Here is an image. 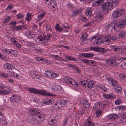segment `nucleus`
I'll use <instances>...</instances> for the list:
<instances>
[{
	"label": "nucleus",
	"mask_w": 126,
	"mask_h": 126,
	"mask_svg": "<svg viewBox=\"0 0 126 126\" xmlns=\"http://www.w3.org/2000/svg\"><path fill=\"white\" fill-rule=\"evenodd\" d=\"M116 37L115 36L111 37L107 36L104 39V41L102 39L101 37L100 36H95L92 37V39L93 40V45H99L101 44L104 43L106 45L110 44H113L115 41Z\"/></svg>",
	"instance_id": "f257e3e1"
},
{
	"label": "nucleus",
	"mask_w": 126,
	"mask_h": 126,
	"mask_svg": "<svg viewBox=\"0 0 126 126\" xmlns=\"http://www.w3.org/2000/svg\"><path fill=\"white\" fill-rule=\"evenodd\" d=\"M28 90L30 93L35 94H41L43 95L51 96L53 97H55L56 96L55 94L49 92L45 90H39L34 88H29Z\"/></svg>",
	"instance_id": "f03ea898"
},
{
	"label": "nucleus",
	"mask_w": 126,
	"mask_h": 126,
	"mask_svg": "<svg viewBox=\"0 0 126 126\" xmlns=\"http://www.w3.org/2000/svg\"><path fill=\"white\" fill-rule=\"evenodd\" d=\"M45 74L47 77L51 78H55L59 76L58 74L50 71H45Z\"/></svg>",
	"instance_id": "7ed1b4c3"
},
{
	"label": "nucleus",
	"mask_w": 126,
	"mask_h": 126,
	"mask_svg": "<svg viewBox=\"0 0 126 126\" xmlns=\"http://www.w3.org/2000/svg\"><path fill=\"white\" fill-rule=\"evenodd\" d=\"M107 29L111 30L112 28H113L114 30L117 31L119 30V28H120V26L118 25V23H116L115 22H112L110 24H108L107 26Z\"/></svg>",
	"instance_id": "20e7f679"
},
{
	"label": "nucleus",
	"mask_w": 126,
	"mask_h": 126,
	"mask_svg": "<svg viewBox=\"0 0 126 126\" xmlns=\"http://www.w3.org/2000/svg\"><path fill=\"white\" fill-rule=\"evenodd\" d=\"M111 48L115 52L118 53L119 54H124L125 50L121 47H119L114 46H111Z\"/></svg>",
	"instance_id": "39448f33"
},
{
	"label": "nucleus",
	"mask_w": 126,
	"mask_h": 126,
	"mask_svg": "<svg viewBox=\"0 0 126 126\" xmlns=\"http://www.w3.org/2000/svg\"><path fill=\"white\" fill-rule=\"evenodd\" d=\"M106 62L107 64L112 66H116L118 65V63L115 60L112 59H109L106 60Z\"/></svg>",
	"instance_id": "423d86ee"
},
{
	"label": "nucleus",
	"mask_w": 126,
	"mask_h": 126,
	"mask_svg": "<svg viewBox=\"0 0 126 126\" xmlns=\"http://www.w3.org/2000/svg\"><path fill=\"white\" fill-rule=\"evenodd\" d=\"M107 2L110 4L111 9L115 8L119 3L118 0H107Z\"/></svg>",
	"instance_id": "0eeeda50"
},
{
	"label": "nucleus",
	"mask_w": 126,
	"mask_h": 126,
	"mask_svg": "<svg viewBox=\"0 0 126 126\" xmlns=\"http://www.w3.org/2000/svg\"><path fill=\"white\" fill-rule=\"evenodd\" d=\"M62 89L61 86L57 85L52 86L51 87L52 92H55L56 91L60 92L62 91Z\"/></svg>",
	"instance_id": "6e6552de"
},
{
	"label": "nucleus",
	"mask_w": 126,
	"mask_h": 126,
	"mask_svg": "<svg viewBox=\"0 0 126 126\" xmlns=\"http://www.w3.org/2000/svg\"><path fill=\"white\" fill-rule=\"evenodd\" d=\"M42 102L44 104V105H49L53 103L54 100L52 99H49L48 98H44L43 99Z\"/></svg>",
	"instance_id": "1a4fd4ad"
},
{
	"label": "nucleus",
	"mask_w": 126,
	"mask_h": 126,
	"mask_svg": "<svg viewBox=\"0 0 126 126\" xmlns=\"http://www.w3.org/2000/svg\"><path fill=\"white\" fill-rule=\"evenodd\" d=\"M10 100L13 102H18L21 101V99L19 96L13 95L10 97Z\"/></svg>",
	"instance_id": "9d476101"
},
{
	"label": "nucleus",
	"mask_w": 126,
	"mask_h": 126,
	"mask_svg": "<svg viewBox=\"0 0 126 126\" xmlns=\"http://www.w3.org/2000/svg\"><path fill=\"white\" fill-rule=\"evenodd\" d=\"M3 67L5 69L9 70H11L12 69H14L16 71H18L15 68L14 66L11 63H6L4 64Z\"/></svg>",
	"instance_id": "9b49d317"
},
{
	"label": "nucleus",
	"mask_w": 126,
	"mask_h": 126,
	"mask_svg": "<svg viewBox=\"0 0 126 126\" xmlns=\"http://www.w3.org/2000/svg\"><path fill=\"white\" fill-rule=\"evenodd\" d=\"M107 79L108 82L110 84V85L114 87L117 86L118 84L116 81L113 79L109 78H107Z\"/></svg>",
	"instance_id": "f8f14e48"
},
{
	"label": "nucleus",
	"mask_w": 126,
	"mask_h": 126,
	"mask_svg": "<svg viewBox=\"0 0 126 126\" xmlns=\"http://www.w3.org/2000/svg\"><path fill=\"white\" fill-rule=\"evenodd\" d=\"M124 19L121 20L119 21L118 23V25L120 26V28H123L126 24V15L123 17Z\"/></svg>",
	"instance_id": "ddd939ff"
},
{
	"label": "nucleus",
	"mask_w": 126,
	"mask_h": 126,
	"mask_svg": "<svg viewBox=\"0 0 126 126\" xmlns=\"http://www.w3.org/2000/svg\"><path fill=\"white\" fill-rule=\"evenodd\" d=\"M63 79L65 82L69 85H73V83H75L74 80L71 78H69L65 77Z\"/></svg>",
	"instance_id": "4468645a"
},
{
	"label": "nucleus",
	"mask_w": 126,
	"mask_h": 126,
	"mask_svg": "<svg viewBox=\"0 0 126 126\" xmlns=\"http://www.w3.org/2000/svg\"><path fill=\"white\" fill-rule=\"evenodd\" d=\"M112 18L115 21H117V20L120 19V16H119L117 11H113L112 14Z\"/></svg>",
	"instance_id": "2eb2a0df"
},
{
	"label": "nucleus",
	"mask_w": 126,
	"mask_h": 126,
	"mask_svg": "<svg viewBox=\"0 0 126 126\" xmlns=\"http://www.w3.org/2000/svg\"><path fill=\"white\" fill-rule=\"evenodd\" d=\"M30 112L32 115L35 116L39 114V110L38 109L35 108H31L30 109Z\"/></svg>",
	"instance_id": "dca6fc26"
},
{
	"label": "nucleus",
	"mask_w": 126,
	"mask_h": 126,
	"mask_svg": "<svg viewBox=\"0 0 126 126\" xmlns=\"http://www.w3.org/2000/svg\"><path fill=\"white\" fill-rule=\"evenodd\" d=\"M110 7V4H109L107 2V0L106 2L103 4L102 6V9L103 11H108V10L111 9Z\"/></svg>",
	"instance_id": "f3484780"
},
{
	"label": "nucleus",
	"mask_w": 126,
	"mask_h": 126,
	"mask_svg": "<svg viewBox=\"0 0 126 126\" xmlns=\"http://www.w3.org/2000/svg\"><path fill=\"white\" fill-rule=\"evenodd\" d=\"M35 41L37 43H42L44 44H47V43H45L43 37L41 35H40L38 36Z\"/></svg>",
	"instance_id": "a211bd4d"
},
{
	"label": "nucleus",
	"mask_w": 126,
	"mask_h": 126,
	"mask_svg": "<svg viewBox=\"0 0 126 126\" xmlns=\"http://www.w3.org/2000/svg\"><path fill=\"white\" fill-rule=\"evenodd\" d=\"M103 96L104 98L108 99H114L116 97V96L113 93L104 94L103 95Z\"/></svg>",
	"instance_id": "6ab92c4d"
},
{
	"label": "nucleus",
	"mask_w": 126,
	"mask_h": 126,
	"mask_svg": "<svg viewBox=\"0 0 126 126\" xmlns=\"http://www.w3.org/2000/svg\"><path fill=\"white\" fill-rule=\"evenodd\" d=\"M94 123L90 121V118L89 117L88 118L84 124L85 126H94Z\"/></svg>",
	"instance_id": "aec40b11"
},
{
	"label": "nucleus",
	"mask_w": 126,
	"mask_h": 126,
	"mask_svg": "<svg viewBox=\"0 0 126 126\" xmlns=\"http://www.w3.org/2000/svg\"><path fill=\"white\" fill-rule=\"evenodd\" d=\"M95 19L97 22H100L103 19L102 15L100 13H97L96 14Z\"/></svg>",
	"instance_id": "412c9836"
},
{
	"label": "nucleus",
	"mask_w": 126,
	"mask_h": 126,
	"mask_svg": "<svg viewBox=\"0 0 126 126\" xmlns=\"http://www.w3.org/2000/svg\"><path fill=\"white\" fill-rule=\"evenodd\" d=\"M118 117V115L114 114H110L107 116L108 119L111 120H113L116 119Z\"/></svg>",
	"instance_id": "4be33fe9"
},
{
	"label": "nucleus",
	"mask_w": 126,
	"mask_h": 126,
	"mask_svg": "<svg viewBox=\"0 0 126 126\" xmlns=\"http://www.w3.org/2000/svg\"><path fill=\"white\" fill-rule=\"evenodd\" d=\"M29 121L31 124H37L39 123V121H38L36 118L35 116H33L29 120Z\"/></svg>",
	"instance_id": "5701e85b"
},
{
	"label": "nucleus",
	"mask_w": 126,
	"mask_h": 126,
	"mask_svg": "<svg viewBox=\"0 0 126 126\" xmlns=\"http://www.w3.org/2000/svg\"><path fill=\"white\" fill-rule=\"evenodd\" d=\"M67 101L65 100H62L59 103V105L58 107H57V108H59L65 106L66 104Z\"/></svg>",
	"instance_id": "b1692460"
},
{
	"label": "nucleus",
	"mask_w": 126,
	"mask_h": 126,
	"mask_svg": "<svg viewBox=\"0 0 126 126\" xmlns=\"http://www.w3.org/2000/svg\"><path fill=\"white\" fill-rule=\"evenodd\" d=\"M81 56L86 58H92L93 57L94 55L91 53H81L80 55Z\"/></svg>",
	"instance_id": "393cba45"
},
{
	"label": "nucleus",
	"mask_w": 126,
	"mask_h": 126,
	"mask_svg": "<svg viewBox=\"0 0 126 126\" xmlns=\"http://www.w3.org/2000/svg\"><path fill=\"white\" fill-rule=\"evenodd\" d=\"M80 103L85 108H88L90 106L89 104L85 100H84L81 101L80 102Z\"/></svg>",
	"instance_id": "a878e982"
},
{
	"label": "nucleus",
	"mask_w": 126,
	"mask_h": 126,
	"mask_svg": "<svg viewBox=\"0 0 126 126\" xmlns=\"http://www.w3.org/2000/svg\"><path fill=\"white\" fill-rule=\"evenodd\" d=\"M95 84V82L93 81H87V86L89 88H92Z\"/></svg>",
	"instance_id": "bb28decb"
},
{
	"label": "nucleus",
	"mask_w": 126,
	"mask_h": 126,
	"mask_svg": "<svg viewBox=\"0 0 126 126\" xmlns=\"http://www.w3.org/2000/svg\"><path fill=\"white\" fill-rule=\"evenodd\" d=\"M86 14L88 17H90L92 16V9L91 8H88L86 9Z\"/></svg>",
	"instance_id": "cd10ccee"
},
{
	"label": "nucleus",
	"mask_w": 126,
	"mask_h": 126,
	"mask_svg": "<svg viewBox=\"0 0 126 126\" xmlns=\"http://www.w3.org/2000/svg\"><path fill=\"white\" fill-rule=\"evenodd\" d=\"M126 34V31L125 30H123L121 31L119 34V38H123L125 37Z\"/></svg>",
	"instance_id": "c85d7f7f"
},
{
	"label": "nucleus",
	"mask_w": 126,
	"mask_h": 126,
	"mask_svg": "<svg viewBox=\"0 0 126 126\" xmlns=\"http://www.w3.org/2000/svg\"><path fill=\"white\" fill-rule=\"evenodd\" d=\"M11 92V91L10 89L4 90L2 91L0 90V94L2 95H6L9 94Z\"/></svg>",
	"instance_id": "c756f323"
},
{
	"label": "nucleus",
	"mask_w": 126,
	"mask_h": 126,
	"mask_svg": "<svg viewBox=\"0 0 126 126\" xmlns=\"http://www.w3.org/2000/svg\"><path fill=\"white\" fill-rule=\"evenodd\" d=\"M79 10L78 9H75L73 10L72 13L71 14V16L73 17L76 16L79 13Z\"/></svg>",
	"instance_id": "7c9ffc66"
},
{
	"label": "nucleus",
	"mask_w": 126,
	"mask_h": 126,
	"mask_svg": "<svg viewBox=\"0 0 126 126\" xmlns=\"http://www.w3.org/2000/svg\"><path fill=\"white\" fill-rule=\"evenodd\" d=\"M118 13L119 16H120V18L122 16L123 17L124 16H124V14L125 13V11L124 9H121L120 10L117 11Z\"/></svg>",
	"instance_id": "2f4dec72"
},
{
	"label": "nucleus",
	"mask_w": 126,
	"mask_h": 126,
	"mask_svg": "<svg viewBox=\"0 0 126 126\" xmlns=\"http://www.w3.org/2000/svg\"><path fill=\"white\" fill-rule=\"evenodd\" d=\"M55 30L58 32H61L63 30V29L59 26L58 24H56L55 27Z\"/></svg>",
	"instance_id": "473e14b6"
},
{
	"label": "nucleus",
	"mask_w": 126,
	"mask_h": 126,
	"mask_svg": "<svg viewBox=\"0 0 126 126\" xmlns=\"http://www.w3.org/2000/svg\"><path fill=\"white\" fill-rule=\"evenodd\" d=\"M65 58L69 60H71L76 62L77 59L76 58L71 56H67L65 57Z\"/></svg>",
	"instance_id": "72a5a7b5"
},
{
	"label": "nucleus",
	"mask_w": 126,
	"mask_h": 126,
	"mask_svg": "<svg viewBox=\"0 0 126 126\" xmlns=\"http://www.w3.org/2000/svg\"><path fill=\"white\" fill-rule=\"evenodd\" d=\"M30 75L32 78H33L36 75V72L33 70L30 71L29 73Z\"/></svg>",
	"instance_id": "f704fd0d"
},
{
	"label": "nucleus",
	"mask_w": 126,
	"mask_h": 126,
	"mask_svg": "<svg viewBox=\"0 0 126 126\" xmlns=\"http://www.w3.org/2000/svg\"><path fill=\"white\" fill-rule=\"evenodd\" d=\"M38 121H39V123H41L42 121L44 120V117L43 115L41 114L38 116Z\"/></svg>",
	"instance_id": "c9c22d12"
},
{
	"label": "nucleus",
	"mask_w": 126,
	"mask_h": 126,
	"mask_svg": "<svg viewBox=\"0 0 126 126\" xmlns=\"http://www.w3.org/2000/svg\"><path fill=\"white\" fill-rule=\"evenodd\" d=\"M53 0H45V2L47 5L48 6L53 4Z\"/></svg>",
	"instance_id": "e433bc0d"
},
{
	"label": "nucleus",
	"mask_w": 126,
	"mask_h": 126,
	"mask_svg": "<svg viewBox=\"0 0 126 126\" xmlns=\"http://www.w3.org/2000/svg\"><path fill=\"white\" fill-rule=\"evenodd\" d=\"M0 58L5 61H7L9 59L8 57L6 55H4L2 56L0 54Z\"/></svg>",
	"instance_id": "4c0bfd02"
},
{
	"label": "nucleus",
	"mask_w": 126,
	"mask_h": 126,
	"mask_svg": "<svg viewBox=\"0 0 126 126\" xmlns=\"http://www.w3.org/2000/svg\"><path fill=\"white\" fill-rule=\"evenodd\" d=\"M13 55H18V52L16 51L13 50L12 49L10 50V53Z\"/></svg>",
	"instance_id": "58836bf2"
},
{
	"label": "nucleus",
	"mask_w": 126,
	"mask_h": 126,
	"mask_svg": "<svg viewBox=\"0 0 126 126\" xmlns=\"http://www.w3.org/2000/svg\"><path fill=\"white\" fill-rule=\"evenodd\" d=\"M23 26L22 25H20L18 26H15L14 27L16 31H21L22 29Z\"/></svg>",
	"instance_id": "ea45409f"
},
{
	"label": "nucleus",
	"mask_w": 126,
	"mask_h": 126,
	"mask_svg": "<svg viewBox=\"0 0 126 126\" xmlns=\"http://www.w3.org/2000/svg\"><path fill=\"white\" fill-rule=\"evenodd\" d=\"M100 106V104L99 103H95L93 107V109L94 110L98 109L99 108Z\"/></svg>",
	"instance_id": "a19ab883"
},
{
	"label": "nucleus",
	"mask_w": 126,
	"mask_h": 126,
	"mask_svg": "<svg viewBox=\"0 0 126 126\" xmlns=\"http://www.w3.org/2000/svg\"><path fill=\"white\" fill-rule=\"evenodd\" d=\"M106 52V49L104 48L100 47H98L97 52L104 53Z\"/></svg>",
	"instance_id": "79ce46f5"
},
{
	"label": "nucleus",
	"mask_w": 126,
	"mask_h": 126,
	"mask_svg": "<svg viewBox=\"0 0 126 126\" xmlns=\"http://www.w3.org/2000/svg\"><path fill=\"white\" fill-rule=\"evenodd\" d=\"M55 60H58L60 61H65V60L63 59L62 57L59 56L58 55H57L55 57Z\"/></svg>",
	"instance_id": "37998d69"
},
{
	"label": "nucleus",
	"mask_w": 126,
	"mask_h": 126,
	"mask_svg": "<svg viewBox=\"0 0 126 126\" xmlns=\"http://www.w3.org/2000/svg\"><path fill=\"white\" fill-rule=\"evenodd\" d=\"M45 13H43L40 15H38V19H39V20H40L42 19L45 16Z\"/></svg>",
	"instance_id": "c03bdc74"
},
{
	"label": "nucleus",
	"mask_w": 126,
	"mask_h": 126,
	"mask_svg": "<svg viewBox=\"0 0 126 126\" xmlns=\"http://www.w3.org/2000/svg\"><path fill=\"white\" fill-rule=\"evenodd\" d=\"M115 89L116 91L119 92H120L122 90L121 87L119 86H117L116 87H115Z\"/></svg>",
	"instance_id": "a18cd8bd"
},
{
	"label": "nucleus",
	"mask_w": 126,
	"mask_h": 126,
	"mask_svg": "<svg viewBox=\"0 0 126 126\" xmlns=\"http://www.w3.org/2000/svg\"><path fill=\"white\" fill-rule=\"evenodd\" d=\"M24 16V15L21 14H19L16 16V17L18 19H19L22 18Z\"/></svg>",
	"instance_id": "49530a36"
},
{
	"label": "nucleus",
	"mask_w": 126,
	"mask_h": 126,
	"mask_svg": "<svg viewBox=\"0 0 126 126\" xmlns=\"http://www.w3.org/2000/svg\"><path fill=\"white\" fill-rule=\"evenodd\" d=\"M87 81L84 80L80 81V83L82 86L86 87L87 85Z\"/></svg>",
	"instance_id": "de8ad7c7"
},
{
	"label": "nucleus",
	"mask_w": 126,
	"mask_h": 126,
	"mask_svg": "<svg viewBox=\"0 0 126 126\" xmlns=\"http://www.w3.org/2000/svg\"><path fill=\"white\" fill-rule=\"evenodd\" d=\"M31 14L30 13H27V16L26 18V20L27 21H30L31 20Z\"/></svg>",
	"instance_id": "09e8293b"
},
{
	"label": "nucleus",
	"mask_w": 126,
	"mask_h": 126,
	"mask_svg": "<svg viewBox=\"0 0 126 126\" xmlns=\"http://www.w3.org/2000/svg\"><path fill=\"white\" fill-rule=\"evenodd\" d=\"M43 37L44 42H45V43H47V42L48 40L50 39L49 38H48V37L46 36H44Z\"/></svg>",
	"instance_id": "8fccbe9b"
},
{
	"label": "nucleus",
	"mask_w": 126,
	"mask_h": 126,
	"mask_svg": "<svg viewBox=\"0 0 126 126\" xmlns=\"http://www.w3.org/2000/svg\"><path fill=\"white\" fill-rule=\"evenodd\" d=\"M41 78V77L39 76H37L36 75L33 78L35 80L39 81L40 80Z\"/></svg>",
	"instance_id": "3c124183"
},
{
	"label": "nucleus",
	"mask_w": 126,
	"mask_h": 126,
	"mask_svg": "<svg viewBox=\"0 0 126 126\" xmlns=\"http://www.w3.org/2000/svg\"><path fill=\"white\" fill-rule=\"evenodd\" d=\"M126 119V112H125L121 116V119L122 120H122H125Z\"/></svg>",
	"instance_id": "603ef678"
},
{
	"label": "nucleus",
	"mask_w": 126,
	"mask_h": 126,
	"mask_svg": "<svg viewBox=\"0 0 126 126\" xmlns=\"http://www.w3.org/2000/svg\"><path fill=\"white\" fill-rule=\"evenodd\" d=\"M10 20V19L9 17L8 16L6 17L5 19H3V21L4 23H6L8 22Z\"/></svg>",
	"instance_id": "864d4df0"
},
{
	"label": "nucleus",
	"mask_w": 126,
	"mask_h": 126,
	"mask_svg": "<svg viewBox=\"0 0 126 126\" xmlns=\"http://www.w3.org/2000/svg\"><path fill=\"white\" fill-rule=\"evenodd\" d=\"M10 50L7 49H4L2 50V51L5 54H9L10 53Z\"/></svg>",
	"instance_id": "5fc2aeb1"
},
{
	"label": "nucleus",
	"mask_w": 126,
	"mask_h": 126,
	"mask_svg": "<svg viewBox=\"0 0 126 126\" xmlns=\"http://www.w3.org/2000/svg\"><path fill=\"white\" fill-rule=\"evenodd\" d=\"M2 123L3 125H5L7 123V121L5 117L2 118Z\"/></svg>",
	"instance_id": "6e6d98bb"
},
{
	"label": "nucleus",
	"mask_w": 126,
	"mask_h": 126,
	"mask_svg": "<svg viewBox=\"0 0 126 126\" xmlns=\"http://www.w3.org/2000/svg\"><path fill=\"white\" fill-rule=\"evenodd\" d=\"M14 44L15 45L16 47L18 48H20L21 47V44L18 41H17Z\"/></svg>",
	"instance_id": "4d7b16f0"
},
{
	"label": "nucleus",
	"mask_w": 126,
	"mask_h": 126,
	"mask_svg": "<svg viewBox=\"0 0 126 126\" xmlns=\"http://www.w3.org/2000/svg\"><path fill=\"white\" fill-rule=\"evenodd\" d=\"M28 44L29 46L33 47H34L35 46V45L34 44L31 42L30 41H28Z\"/></svg>",
	"instance_id": "13d9d810"
},
{
	"label": "nucleus",
	"mask_w": 126,
	"mask_h": 126,
	"mask_svg": "<svg viewBox=\"0 0 126 126\" xmlns=\"http://www.w3.org/2000/svg\"><path fill=\"white\" fill-rule=\"evenodd\" d=\"M13 6L12 5H8L6 8V10L7 11H9L11 10L13 8Z\"/></svg>",
	"instance_id": "bf43d9fd"
},
{
	"label": "nucleus",
	"mask_w": 126,
	"mask_h": 126,
	"mask_svg": "<svg viewBox=\"0 0 126 126\" xmlns=\"http://www.w3.org/2000/svg\"><path fill=\"white\" fill-rule=\"evenodd\" d=\"M121 103V101L120 99H118L115 101V103L116 105H119Z\"/></svg>",
	"instance_id": "052dcab7"
},
{
	"label": "nucleus",
	"mask_w": 126,
	"mask_h": 126,
	"mask_svg": "<svg viewBox=\"0 0 126 126\" xmlns=\"http://www.w3.org/2000/svg\"><path fill=\"white\" fill-rule=\"evenodd\" d=\"M114 58L116 60H119L120 59L121 60H126V57L121 58L120 59H119V57L118 56L117 57H115Z\"/></svg>",
	"instance_id": "680f3d73"
},
{
	"label": "nucleus",
	"mask_w": 126,
	"mask_h": 126,
	"mask_svg": "<svg viewBox=\"0 0 126 126\" xmlns=\"http://www.w3.org/2000/svg\"><path fill=\"white\" fill-rule=\"evenodd\" d=\"M102 112L100 110H97L96 112V116L97 117L99 116L101 114V113Z\"/></svg>",
	"instance_id": "e2e57ef3"
},
{
	"label": "nucleus",
	"mask_w": 126,
	"mask_h": 126,
	"mask_svg": "<svg viewBox=\"0 0 126 126\" xmlns=\"http://www.w3.org/2000/svg\"><path fill=\"white\" fill-rule=\"evenodd\" d=\"M0 76L4 78H7V74L5 73H2L0 74Z\"/></svg>",
	"instance_id": "0e129e2a"
},
{
	"label": "nucleus",
	"mask_w": 126,
	"mask_h": 126,
	"mask_svg": "<svg viewBox=\"0 0 126 126\" xmlns=\"http://www.w3.org/2000/svg\"><path fill=\"white\" fill-rule=\"evenodd\" d=\"M74 69L76 70V73H81V70L76 66L75 67Z\"/></svg>",
	"instance_id": "69168bd1"
},
{
	"label": "nucleus",
	"mask_w": 126,
	"mask_h": 126,
	"mask_svg": "<svg viewBox=\"0 0 126 126\" xmlns=\"http://www.w3.org/2000/svg\"><path fill=\"white\" fill-rule=\"evenodd\" d=\"M12 42L15 44L17 41L14 38H12L11 39Z\"/></svg>",
	"instance_id": "338daca9"
},
{
	"label": "nucleus",
	"mask_w": 126,
	"mask_h": 126,
	"mask_svg": "<svg viewBox=\"0 0 126 126\" xmlns=\"http://www.w3.org/2000/svg\"><path fill=\"white\" fill-rule=\"evenodd\" d=\"M90 65L92 66L95 65H96V62L94 61L91 60Z\"/></svg>",
	"instance_id": "774afa93"
}]
</instances>
